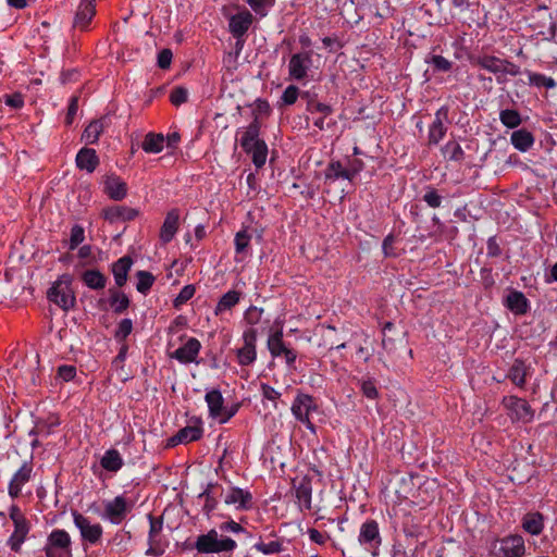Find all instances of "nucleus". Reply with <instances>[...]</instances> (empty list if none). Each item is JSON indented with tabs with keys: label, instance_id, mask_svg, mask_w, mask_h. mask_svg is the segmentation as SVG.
Instances as JSON below:
<instances>
[{
	"label": "nucleus",
	"instance_id": "f257e3e1",
	"mask_svg": "<svg viewBox=\"0 0 557 557\" xmlns=\"http://www.w3.org/2000/svg\"><path fill=\"white\" fill-rule=\"evenodd\" d=\"M194 547L200 554H219L233 552L237 544L233 539L220 536L215 529H211L197 537Z\"/></svg>",
	"mask_w": 557,
	"mask_h": 557
},
{
	"label": "nucleus",
	"instance_id": "f03ea898",
	"mask_svg": "<svg viewBox=\"0 0 557 557\" xmlns=\"http://www.w3.org/2000/svg\"><path fill=\"white\" fill-rule=\"evenodd\" d=\"M47 297L64 311L73 309L76 305V297L72 289V276L69 274L60 276L48 289Z\"/></svg>",
	"mask_w": 557,
	"mask_h": 557
},
{
	"label": "nucleus",
	"instance_id": "7ed1b4c3",
	"mask_svg": "<svg viewBox=\"0 0 557 557\" xmlns=\"http://www.w3.org/2000/svg\"><path fill=\"white\" fill-rule=\"evenodd\" d=\"M382 541L380 527L375 520L369 519L361 524L358 542L366 552L371 554L373 557L377 556Z\"/></svg>",
	"mask_w": 557,
	"mask_h": 557
},
{
	"label": "nucleus",
	"instance_id": "20e7f679",
	"mask_svg": "<svg viewBox=\"0 0 557 557\" xmlns=\"http://www.w3.org/2000/svg\"><path fill=\"white\" fill-rule=\"evenodd\" d=\"M318 410V406L313 399L312 396L304 393H299L293 405H292V412L295 416V418L306 424L307 429L310 430L312 433H315V426L310 421V413Z\"/></svg>",
	"mask_w": 557,
	"mask_h": 557
},
{
	"label": "nucleus",
	"instance_id": "39448f33",
	"mask_svg": "<svg viewBox=\"0 0 557 557\" xmlns=\"http://www.w3.org/2000/svg\"><path fill=\"white\" fill-rule=\"evenodd\" d=\"M268 348L273 357H284L289 368L294 366L297 358V352L285 345L283 341L282 327L277 329L269 335Z\"/></svg>",
	"mask_w": 557,
	"mask_h": 557
},
{
	"label": "nucleus",
	"instance_id": "423d86ee",
	"mask_svg": "<svg viewBox=\"0 0 557 557\" xmlns=\"http://www.w3.org/2000/svg\"><path fill=\"white\" fill-rule=\"evenodd\" d=\"M73 520L75 527L79 530L83 541L90 544H96L100 541L103 533L100 523H91L89 518L77 511H73Z\"/></svg>",
	"mask_w": 557,
	"mask_h": 557
},
{
	"label": "nucleus",
	"instance_id": "0eeeda50",
	"mask_svg": "<svg viewBox=\"0 0 557 557\" xmlns=\"http://www.w3.org/2000/svg\"><path fill=\"white\" fill-rule=\"evenodd\" d=\"M525 553L524 541L520 535H509L494 546L495 557H522Z\"/></svg>",
	"mask_w": 557,
	"mask_h": 557
},
{
	"label": "nucleus",
	"instance_id": "6e6552de",
	"mask_svg": "<svg viewBox=\"0 0 557 557\" xmlns=\"http://www.w3.org/2000/svg\"><path fill=\"white\" fill-rule=\"evenodd\" d=\"M448 122V109L446 107L440 108L434 116L432 124L429 127L428 145H437L447 132L446 123Z\"/></svg>",
	"mask_w": 557,
	"mask_h": 557
},
{
	"label": "nucleus",
	"instance_id": "1a4fd4ad",
	"mask_svg": "<svg viewBox=\"0 0 557 557\" xmlns=\"http://www.w3.org/2000/svg\"><path fill=\"white\" fill-rule=\"evenodd\" d=\"M126 499L123 496H116L114 499L104 504L103 518L109 519L113 524H120L129 512Z\"/></svg>",
	"mask_w": 557,
	"mask_h": 557
},
{
	"label": "nucleus",
	"instance_id": "9d476101",
	"mask_svg": "<svg viewBox=\"0 0 557 557\" xmlns=\"http://www.w3.org/2000/svg\"><path fill=\"white\" fill-rule=\"evenodd\" d=\"M312 63L310 52L293 54L288 62V74L293 79L301 81L307 77V72Z\"/></svg>",
	"mask_w": 557,
	"mask_h": 557
},
{
	"label": "nucleus",
	"instance_id": "9b49d317",
	"mask_svg": "<svg viewBox=\"0 0 557 557\" xmlns=\"http://www.w3.org/2000/svg\"><path fill=\"white\" fill-rule=\"evenodd\" d=\"M257 331L249 329L244 333V346L237 350L238 362L248 366L256 360Z\"/></svg>",
	"mask_w": 557,
	"mask_h": 557
},
{
	"label": "nucleus",
	"instance_id": "f8f14e48",
	"mask_svg": "<svg viewBox=\"0 0 557 557\" xmlns=\"http://www.w3.org/2000/svg\"><path fill=\"white\" fill-rule=\"evenodd\" d=\"M507 407L511 412V418L517 421L528 423L533 419V410L525 399L510 397L507 401Z\"/></svg>",
	"mask_w": 557,
	"mask_h": 557
},
{
	"label": "nucleus",
	"instance_id": "ddd939ff",
	"mask_svg": "<svg viewBox=\"0 0 557 557\" xmlns=\"http://www.w3.org/2000/svg\"><path fill=\"white\" fill-rule=\"evenodd\" d=\"M139 211L125 206H112L103 209V216L110 223L127 222L136 219Z\"/></svg>",
	"mask_w": 557,
	"mask_h": 557
},
{
	"label": "nucleus",
	"instance_id": "4468645a",
	"mask_svg": "<svg viewBox=\"0 0 557 557\" xmlns=\"http://www.w3.org/2000/svg\"><path fill=\"white\" fill-rule=\"evenodd\" d=\"M32 471V466L27 462H24L22 467L14 473L9 484V495L12 498L20 496L22 487L30 480Z\"/></svg>",
	"mask_w": 557,
	"mask_h": 557
},
{
	"label": "nucleus",
	"instance_id": "2eb2a0df",
	"mask_svg": "<svg viewBox=\"0 0 557 557\" xmlns=\"http://www.w3.org/2000/svg\"><path fill=\"white\" fill-rule=\"evenodd\" d=\"M201 344L195 338L190 337L184 346L177 348L173 354L172 358H175L182 363H190L196 361L198 354L200 351Z\"/></svg>",
	"mask_w": 557,
	"mask_h": 557
},
{
	"label": "nucleus",
	"instance_id": "dca6fc26",
	"mask_svg": "<svg viewBox=\"0 0 557 557\" xmlns=\"http://www.w3.org/2000/svg\"><path fill=\"white\" fill-rule=\"evenodd\" d=\"M252 14L249 11L239 12L230 18L228 28L235 38H242L252 24Z\"/></svg>",
	"mask_w": 557,
	"mask_h": 557
},
{
	"label": "nucleus",
	"instance_id": "f3484780",
	"mask_svg": "<svg viewBox=\"0 0 557 557\" xmlns=\"http://www.w3.org/2000/svg\"><path fill=\"white\" fill-rule=\"evenodd\" d=\"M180 211L172 209L168 212L160 230V240L163 244L170 243L175 236L178 228Z\"/></svg>",
	"mask_w": 557,
	"mask_h": 557
},
{
	"label": "nucleus",
	"instance_id": "a211bd4d",
	"mask_svg": "<svg viewBox=\"0 0 557 557\" xmlns=\"http://www.w3.org/2000/svg\"><path fill=\"white\" fill-rule=\"evenodd\" d=\"M382 346L387 354V360H383V358H381V360L387 368L389 367L388 362L394 364L396 360L399 359L400 354L407 352L410 357L412 354L411 349H408L405 343L400 342L397 347L393 339L386 338L385 336L382 339Z\"/></svg>",
	"mask_w": 557,
	"mask_h": 557
},
{
	"label": "nucleus",
	"instance_id": "6ab92c4d",
	"mask_svg": "<svg viewBox=\"0 0 557 557\" xmlns=\"http://www.w3.org/2000/svg\"><path fill=\"white\" fill-rule=\"evenodd\" d=\"M104 191L113 200H122L127 195L126 183L116 175H109L104 181Z\"/></svg>",
	"mask_w": 557,
	"mask_h": 557
},
{
	"label": "nucleus",
	"instance_id": "aec40b11",
	"mask_svg": "<svg viewBox=\"0 0 557 557\" xmlns=\"http://www.w3.org/2000/svg\"><path fill=\"white\" fill-rule=\"evenodd\" d=\"M252 496L248 491L239 487H232L225 495V504L235 505L238 509L251 507Z\"/></svg>",
	"mask_w": 557,
	"mask_h": 557
},
{
	"label": "nucleus",
	"instance_id": "412c9836",
	"mask_svg": "<svg viewBox=\"0 0 557 557\" xmlns=\"http://www.w3.org/2000/svg\"><path fill=\"white\" fill-rule=\"evenodd\" d=\"M203 430L200 425V421L197 420V423L194 425H187L181 429L175 436L170 438V443L172 445H176L178 443H189L194 441H198L202 436Z\"/></svg>",
	"mask_w": 557,
	"mask_h": 557
},
{
	"label": "nucleus",
	"instance_id": "4be33fe9",
	"mask_svg": "<svg viewBox=\"0 0 557 557\" xmlns=\"http://www.w3.org/2000/svg\"><path fill=\"white\" fill-rule=\"evenodd\" d=\"M296 497L300 504L301 509L310 510L311 509V495H312V485L311 479L304 476L298 484L294 481Z\"/></svg>",
	"mask_w": 557,
	"mask_h": 557
},
{
	"label": "nucleus",
	"instance_id": "5701e85b",
	"mask_svg": "<svg viewBox=\"0 0 557 557\" xmlns=\"http://www.w3.org/2000/svg\"><path fill=\"white\" fill-rule=\"evenodd\" d=\"M99 164V158L95 149L82 148L76 156V165L81 170L92 173Z\"/></svg>",
	"mask_w": 557,
	"mask_h": 557
},
{
	"label": "nucleus",
	"instance_id": "b1692460",
	"mask_svg": "<svg viewBox=\"0 0 557 557\" xmlns=\"http://www.w3.org/2000/svg\"><path fill=\"white\" fill-rule=\"evenodd\" d=\"M96 13L92 0H82L74 18V26L86 28Z\"/></svg>",
	"mask_w": 557,
	"mask_h": 557
},
{
	"label": "nucleus",
	"instance_id": "393cba45",
	"mask_svg": "<svg viewBox=\"0 0 557 557\" xmlns=\"http://www.w3.org/2000/svg\"><path fill=\"white\" fill-rule=\"evenodd\" d=\"M29 530L30 525L28 520L14 523V531L8 540V545L13 552L18 553L21 550L22 544L25 542Z\"/></svg>",
	"mask_w": 557,
	"mask_h": 557
},
{
	"label": "nucleus",
	"instance_id": "a878e982",
	"mask_svg": "<svg viewBox=\"0 0 557 557\" xmlns=\"http://www.w3.org/2000/svg\"><path fill=\"white\" fill-rule=\"evenodd\" d=\"M133 264V260L129 256H124L120 258L112 265V273L115 280V284L119 287H122L126 284L128 271Z\"/></svg>",
	"mask_w": 557,
	"mask_h": 557
},
{
	"label": "nucleus",
	"instance_id": "bb28decb",
	"mask_svg": "<svg viewBox=\"0 0 557 557\" xmlns=\"http://www.w3.org/2000/svg\"><path fill=\"white\" fill-rule=\"evenodd\" d=\"M510 141L517 150L525 152L533 146L534 136L528 129L520 128L512 132Z\"/></svg>",
	"mask_w": 557,
	"mask_h": 557
},
{
	"label": "nucleus",
	"instance_id": "cd10ccee",
	"mask_svg": "<svg viewBox=\"0 0 557 557\" xmlns=\"http://www.w3.org/2000/svg\"><path fill=\"white\" fill-rule=\"evenodd\" d=\"M507 308L516 314H524L528 311V299L521 292H510L506 297Z\"/></svg>",
	"mask_w": 557,
	"mask_h": 557
},
{
	"label": "nucleus",
	"instance_id": "c85d7f7f",
	"mask_svg": "<svg viewBox=\"0 0 557 557\" xmlns=\"http://www.w3.org/2000/svg\"><path fill=\"white\" fill-rule=\"evenodd\" d=\"M148 519L150 522L149 535H148L149 548L146 550V554L151 555V556H158V555H160V553L157 549L158 542H157L156 537L162 530L163 521L161 518L160 519L153 518L152 515H148Z\"/></svg>",
	"mask_w": 557,
	"mask_h": 557
},
{
	"label": "nucleus",
	"instance_id": "c756f323",
	"mask_svg": "<svg viewBox=\"0 0 557 557\" xmlns=\"http://www.w3.org/2000/svg\"><path fill=\"white\" fill-rule=\"evenodd\" d=\"M359 172L358 169H345L341 162H331L326 169L325 176L329 180L345 178L351 181Z\"/></svg>",
	"mask_w": 557,
	"mask_h": 557
},
{
	"label": "nucleus",
	"instance_id": "7c9ffc66",
	"mask_svg": "<svg viewBox=\"0 0 557 557\" xmlns=\"http://www.w3.org/2000/svg\"><path fill=\"white\" fill-rule=\"evenodd\" d=\"M205 399L208 404L210 416L220 420L223 414L224 403L221 392L219 389L209 391Z\"/></svg>",
	"mask_w": 557,
	"mask_h": 557
},
{
	"label": "nucleus",
	"instance_id": "2f4dec72",
	"mask_svg": "<svg viewBox=\"0 0 557 557\" xmlns=\"http://www.w3.org/2000/svg\"><path fill=\"white\" fill-rule=\"evenodd\" d=\"M106 125H107L106 124V116H103V117H101L99 120L91 121L87 125V127L84 129L82 138L87 144H95V143H97L98 139H99V136L103 132Z\"/></svg>",
	"mask_w": 557,
	"mask_h": 557
},
{
	"label": "nucleus",
	"instance_id": "473e14b6",
	"mask_svg": "<svg viewBox=\"0 0 557 557\" xmlns=\"http://www.w3.org/2000/svg\"><path fill=\"white\" fill-rule=\"evenodd\" d=\"M244 151L251 156L252 163L256 168L260 169L264 165L268 156V146L264 140L256 141L248 147V150Z\"/></svg>",
	"mask_w": 557,
	"mask_h": 557
},
{
	"label": "nucleus",
	"instance_id": "72a5a7b5",
	"mask_svg": "<svg viewBox=\"0 0 557 557\" xmlns=\"http://www.w3.org/2000/svg\"><path fill=\"white\" fill-rule=\"evenodd\" d=\"M259 135L260 123L258 121V117H255V120L246 127L240 138V146L243 150H248V147H250V145L255 144L256 141H261L262 139L259 138Z\"/></svg>",
	"mask_w": 557,
	"mask_h": 557
},
{
	"label": "nucleus",
	"instance_id": "f704fd0d",
	"mask_svg": "<svg viewBox=\"0 0 557 557\" xmlns=\"http://www.w3.org/2000/svg\"><path fill=\"white\" fill-rule=\"evenodd\" d=\"M476 64L495 74V75H498L497 76V82L498 83H503L504 79L502 78L500 76V72H502V64H503V59H499L497 57H494V55H483V57H480L478 58L476 60Z\"/></svg>",
	"mask_w": 557,
	"mask_h": 557
},
{
	"label": "nucleus",
	"instance_id": "c9c22d12",
	"mask_svg": "<svg viewBox=\"0 0 557 557\" xmlns=\"http://www.w3.org/2000/svg\"><path fill=\"white\" fill-rule=\"evenodd\" d=\"M100 465L107 471L116 472L122 468L123 459L116 449H109L102 456Z\"/></svg>",
	"mask_w": 557,
	"mask_h": 557
},
{
	"label": "nucleus",
	"instance_id": "e433bc0d",
	"mask_svg": "<svg viewBox=\"0 0 557 557\" xmlns=\"http://www.w3.org/2000/svg\"><path fill=\"white\" fill-rule=\"evenodd\" d=\"M82 281L91 289H102L106 286L107 278L98 270H86L82 273Z\"/></svg>",
	"mask_w": 557,
	"mask_h": 557
},
{
	"label": "nucleus",
	"instance_id": "4c0bfd02",
	"mask_svg": "<svg viewBox=\"0 0 557 557\" xmlns=\"http://www.w3.org/2000/svg\"><path fill=\"white\" fill-rule=\"evenodd\" d=\"M522 527L532 535L540 534L543 530V516L540 512L527 513L523 518Z\"/></svg>",
	"mask_w": 557,
	"mask_h": 557
},
{
	"label": "nucleus",
	"instance_id": "58836bf2",
	"mask_svg": "<svg viewBox=\"0 0 557 557\" xmlns=\"http://www.w3.org/2000/svg\"><path fill=\"white\" fill-rule=\"evenodd\" d=\"M58 549H63L70 552L71 546V537L69 533L64 530H53L48 536V544Z\"/></svg>",
	"mask_w": 557,
	"mask_h": 557
},
{
	"label": "nucleus",
	"instance_id": "ea45409f",
	"mask_svg": "<svg viewBox=\"0 0 557 557\" xmlns=\"http://www.w3.org/2000/svg\"><path fill=\"white\" fill-rule=\"evenodd\" d=\"M165 138L162 134L149 133L146 135L141 148L148 153H158L163 149Z\"/></svg>",
	"mask_w": 557,
	"mask_h": 557
},
{
	"label": "nucleus",
	"instance_id": "a19ab883",
	"mask_svg": "<svg viewBox=\"0 0 557 557\" xmlns=\"http://www.w3.org/2000/svg\"><path fill=\"white\" fill-rule=\"evenodd\" d=\"M109 294L110 305L115 313H122L128 308L129 299L124 293H121L114 288H110Z\"/></svg>",
	"mask_w": 557,
	"mask_h": 557
},
{
	"label": "nucleus",
	"instance_id": "79ce46f5",
	"mask_svg": "<svg viewBox=\"0 0 557 557\" xmlns=\"http://www.w3.org/2000/svg\"><path fill=\"white\" fill-rule=\"evenodd\" d=\"M240 298V294L237 290H230L226 294H224L214 310V313L218 315L222 313L225 310L232 309L235 305L238 304Z\"/></svg>",
	"mask_w": 557,
	"mask_h": 557
},
{
	"label": "nucleus",
	"instance_id": "37998d69",
	"mask_svg": "<svg viewBox=\"0 0 557 557\" xmlns=\"http://www.w3.org/2000/svg\"><path fill=\"white\" fill-rule=\"evenodd\" d=\"M525 375H527V368L522 360L516 359L513 364L511 366L509 370V379L515 383L517 386H523L525 383Z\"/></svg>",
	"mask_w": 557,
	"mask_h": 557
},
{
	"label": "nucleus",
	"instance_id": "c03bdc74",
	"mask_svg": "<svg viewBox=\"0 0 557 557\" xmlns=\"http://www.w3.org/2000/svg\"><path fill=\"white\" fill-rule=\"evenodd\" d=\"M499 120L508 128H516L522 122L520 113L512 109L502 110L499 113Z\"/></svg>",
	"mask_w": 557,
	"mask_h": 557
},
{
	"label": "nucleus",
	"instance_id": "a18cd8bd",
	"mask_svg": "<svg viewBox=\"0 0 557 557\" xmlns=\"http://www.w3.org/2000/svg\"><path fill=\"white\" fill-rule=\"evenodd\" d=\"M445 157L451 161H462L465 152L460 145L456 141H448L442 149Z\"/></svg>",
	"mask_w": 557,
	"mask_h": 557
},
{
	"label": "nucleus",
	"instance_id": "49530a36",
	"mask_svg": "<svg viewBox=\"0 0 557 557\" xmlns=\"http://www.w3.org/2000/svg\"><path fill=\"white\" fill-rule=\"evenodd\" d=\"M136 275L138 278L136 285L137 290L141 294H146L153 285L154 276L148 271H138Z\"/></svg>",
	"mask_w": 557,
	"mask_h": 557
},
{
	"label": "nucleus",
	"instance_id": "de8ad7c7",
	"mask_svg": "<svg viewBox=\"0 0 557 557\" xmlns=\"http://www.w3.org/2000/svg\"><path fill=\"white\" fill-rule=\"evenodd\" d=\"M425 61L433 66L434 71L437 72H448L453 66V62L437 54L430 55Z\"/></svg>",
	"mask_w": 557,
	"mask_h": 557
},
{
	"label": "nucleus",
	"instance_id": "09e8293b",
	"mask_svg": "<svg viewBox=\"0 0 557 557\" xmlns=\"http://www.w3.org/2000/svg\"><path fill=\"white\" fill-rule=\"evenodd\" d=\"M529 82L537 87L554 88L556 86L554 78L537 73H530Z\"/></svg>",
	"mask_w": 557,
	"mask_h": 557
},
{
	"label": "nucleus",
	"instance_id": "8fccbe9b",
	"mask_svg": "<svg viewBox=\"0 0 557 557\" xmlns=\"http://www.w3.org/2000/svg\"><path fill=\"white\" fill-rule=\"evenodd\" d=\"M58 424H59V421L57 419L51 422L39 421L36 423L35 428L30 431V434L48 436L52 433L53 426H57Z\"/></svg>",
	"mask_w": 557,
	"mask_h": 557
},
{
	"label": "nucleus",
	"instance_id": "3c124183",
	"mask_svg": "<svg viewBox=\"0 0 557 557\" xmlns=\"http://www.w3.org/2000/svg\"><path fill=\"white\" fill-rule=\"evenodd\" d=\"M85 239V231L84 228L76 224L71 228V237H70V249H75L78 245H81Z\"/></svg>",
	"mask_w": 557,
	"mask_h": 557
},
{
	"label": "nucleus",
	"instance_id": "603ef678",
	"mask_svg": "<svg viewBox=\"0 0 557 557\" xmlns=\"http://www.w3.org/2000/svg\"><path fill=\"white\" fill-rule=\"evenodd\" d=\"M196 288L194 285L184 286L177 297L174 299V307L178 308L181 305L187 302L194 295Z\"/></svg>",
	"mask_w": 557,
	"mask_h": 557
},
{
	"label": "nucleus",
	"instance_id": "864d4df0",
	"mask_svg": "<svg viewBox=\"0 0 557 557\" xmlns=\"http://www.w3.org/2000/svg\"><path fill=\"white\" fill-rule=\"evenodd\" d=\"M250 238V235L245 230L239 231L235 235V250L237 253H243L246 250V248L249 246Z\"/></svg>",
	"mask_w": 557,
	"mask_h": 557
},
{
	"label": "nucleus",
	"instance_id": "5fc2aeb1",
	"mask_svg": "<svg viewBox=\"0 0 557 557\" xmlns=\"http://www.w3.org/2000/svg\"><path fill=\"white\" fill-rule=\"evenodd\" d=\"M133 330V322L131 319H123L115 331V338L124 341Z\"/></svg>",
	"mask_w": 557,
	"mask_h": 557
},
{
	"label": "nucleus",
	"instance_id": "6e6d98bb",
	"mask_svg": "<svg viewBox=\"0 0 557 557\" xmlns=\"http://www.w3.org/2000/svg\"><path fill=\"white\" fill-rule=\"evenodd\" d=\"M247 2L256 13L265 15L267 9L273 5L274 0H247Z\"/></svg>",
	"mask_w": 557,
	"mask_h": 557
},
{
	"label": "nucleus",
	"instance_id": "4d7b16f0",
	"mask_svg": "<svg viewBox=\"0 0 557 557\" xmlns=\"http://www.w3.org/2000/svg\"><path fill=\"white\" fill-rule=\"evenodd\" d=\"M255 548L258 549L259 552H262L263 554H274V553H278L281 552L282 549V545L280 542L277 541H272L270 543H257L255 545Z\"/></svg>",
	"mask_w": 557,
	"mask_h": 557
},
{
	"label": "nucleus",
	"instance_id": "13d9d810",
	"mask_svg": "<svg viewBox=\"0 0 557 557\" xmlns=\"http://www.w3.org/2000/svg\"><path fill=\"white\" fill-rule=\"evenodd\" d=\"M188 92L183 87H176L172 90L170 100L174 106H180L187 101Z\"/></svg>",
	"mask_w": 557,
	"mask_h": 557
},
{
	"label": "nucleus",
	"instance_id": "bf43d9fd",
	"mask_svg": "<svg viewBox=\"0 0 557 557\" xmlns=\"http://www.w3.org/2000/svg\"><path fill=\"white\" fill-rule=\"evenodd\" d=\"M211 487H212V484H209L207 486V488L202 493H200L198 496L199 498H202V497L206 498L203 510L207 513H210L216 506L215 499L211 496Z\"/></svg>",
	"mask_w": 557,
	"mask_h": 557
},
{
	"label": "nucleus",
	"instance_id": "052dcab7",
	"mask_svg": "<svg viewBox=\"0 0 557 557\" xmlns=\"http://www.w3.org/2000/svg\"><path fill=\"white\" fill-rule=\"evenodd\" d=\"M423 200L431 208H438L442 203V196L437 194V191L433 188H429L428 191L423 196Z\"/></svg>",
	"mask_w": 557,
	"mask_h": 557
},
{
	"label": "nucleus",
	"instance_id": "680f3d73",
	"mask_svg": "<svg viewBox=\"0 0 557 557\" xmlns=\"http://www.w3.org/2000/svg\"><path fill=\"white\" fill-rule=\"evenodd\" d=\"M3 101L13 109H21L24 106V98L20 92L3 96Z\"/></svg>",
	"mask_w": 557,
	"mask_h": 557
},
{
	"label": "nucleus",
	"instance_id": "e2e57ef3",
	"mask_svg": "<svg viewBox=\"0 0 557 557\" xmlns=\"http://www.w3.org/2000/svg\"><path fill=\"white\" fill-rule=\"evenodd\" d=\"M299 89L295 85H289L283 92L282 100L285 104H294L298 98Z\"/></svg>",
	"mask_w": 557,
	"mask_h": 557
},
{
	"label": "nucleus",
	"instance_id": "0e129e2a",
	"mask_svg": "<svg viewBox=\"0 0 557 557\" xmlns=\"http://www.w3.org/2000/svg\"><path fill=\"white\" fill-rule=\"evenodd\" d=\"M262 314H263V309H260L257 307H250L245 313V320L249 324L255 325L260 322Z\"/></svg>",
	"mask_w": 557,
	"mask_h": 557
},
{
	"label": "nucleus",
	"instance_id": "69168bd1",
	"mask_svg": "<svg viewBox=\"0 0 557 557\" xmlns=\"http://www.w3.org/2000/svg\"><path fill=\"white\" fill-rule=\"evenodd\" d=\"M521 73L520 67L511 61L503 59L502 75L518 76Z\"/></svg>",
	"mask_w": 557,
	"mask_h": 557
},
{
	"label": "nucleus",
	"instance_id": "338daca9",
	"mask_svg": "<svg viewBox=\"0 0 557 557\" xmlns=\"http://www.w3.org/2000/svg\"><path fill=\"white\" fill-rule=\"evenodd\" d=\"M77 110H78V97L77 96H73L70 100V104H69V108H67V113H66V117H65V123L66 125H71L73 120H74V116L76 115L77 113Z\"/></svg>",
	"mask_w": 557,
	"mask_h": 557
},
{
	"label": "nucleus",
	"instance_id": "774afa93",
	"mask_svg": "<svg viewBox=\"0 0 557 557\" xmlns=\"http://www.w3.org/2000/svg\"><path fill=\"white\" fill-rule=\"evenodd\" d=\"M173 53L170 49H163L158 54V66L168 69L171 65Z\"/></svg>",
	"mask_w": 557,
	"mask_h": 557
}]
</instances>
